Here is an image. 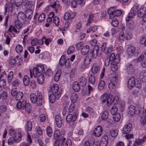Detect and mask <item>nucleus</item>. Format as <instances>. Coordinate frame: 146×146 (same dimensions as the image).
Wrapping results in <instances>:
<instances>
[{
  "label": "nucleus",
  "mask_w": 146,
  "mask_h": 146,
  "mask_svg": "<svg viewBox=\"0 0 146 146\" xmlns=\"http://www.w3.org/2000/svg\"><path fill=\"white\" fill-rule=\"evenodd\" d=\"M30 98L31 102L33 104H36L37 106L42 105L43 98L42 94L39 91L36 92V94L31 93L30 95Z\"/></svg>",
  "instance_id": "f257e3e1"
},
{
  "label": "nucleus",
  "mask_w": 146,
  "mask_h": 146,
  "mask_svg": "<svg viewBox=\"0 0 146 146\" xmlns=\"http://www.w3.org/2000/svg\"><path fill=\"white\" fill-rule=\"evenodd\" d=\"M127 52L128 54L132 56H137L140 53L139 49H136L134 46H132L129 47Z\"/></svg>",
  "instance_id": "f03ea898"
},
{
  "label": "nucleus",
  "mask_w": 146,
  "mask_h": 146,
  "mask_svg": "<svg viewBox=\"0 0 146 146\" xmlns=\"http://www.w3.org/2000/svg\"><path fill=\"white\" fill-rule=\"evenodd\" d=\"M102 102L105 103L106 101L107 105L108 106H110L113 101L112 98V95H110L108 97V94L107 93H104L102 96L101 98Z\"/></svg>",
  "instance_id": "7ed1b4c3"
},
{
  "label": "nucleus",
  "mask_w": 146,
  "mask_h": 146,
  "mask_svg": "<svg viewBox=\"0 0 146 146\" xmlns=\"http://www.w3.org/2000/svg\"><path fill=\"white\" fill-rule=\"evenodd\" d=\"M50 91L52 94H57L58 96H61L62 93V90L59 88V86L57 84L53 85L50 87Z\"/></svg>",
  "instance_id": "20e7f679"
},
{
  "label": "nucleus",
  "mask_w": 146,
  "mask_h": 146,
  "mask_svg": "<svg viewBox=\"0 0 146 146\" xmlns=\"http://www.w3.org/2000/svg\"><path fill=\"white\" fill-rule=\"evenodd\" d=\"M101 48L105 54H108L111 53L113 50L112 45H108L105 42L102 43Z\"/></svg>",
  "instance_id": "39448f33"
},
{
  "label": "nucleus",
  "mask_w": 146,
  "mask_h": 146,
  "mask_svg": "<svg viewBox=\"0 0 146 146\" xmlns=\"http://www.w3.org/2000/svg\"><path fill=\"white\" fill-rule=\"evenodd\" d=\"M100 49L98 46H96L94 48L93 50L89 55L92 59L95 58L97 56L100 55V53L99 51Z\"/></svg>",
  "instance_id": "423d86ee"
},
{
  "label": "nucleus",
  "mask_w": 146,
  "mask_h": 146,
  "mask_svg": "<svg viewBox=\"0 0 146 146\" xmlns=\"http://www.w3.org/2000/svg\"><path fill=\"white\" fill-rule=\"evenodd\" d=\"M111 9H109L108 11V13L109 15L110 19H112L114 17L116 16H119L122 13L121 11L118 10L114 11H110Z\"/></svg>",
  "instance_id": "0eeeda50"
},
{
  "label": "nucleus",
  "mask_w": 146,
  "mask_h": 146,
  "mask_svg": "<svg viewBox=\"0 0 146 146\" xmlns=\"http://www.w3.org/2000/svg\"><path fill=\"white\" fill-rule=\"evenodd\" d=\"M111 62L115 63H118L120 62V56L118 54L115 56V54L113 53H112L110 55L109 58Z\"/></svg>",
  "instance_id": "6e6552de"
},
{
  "label": "nucleus",
  "mask_w": 146,
  "mask_h": 146,
  "mask_svg": "<svg viewBox=\"0 0 146 146\" xmlns=\"http://www.w3.org/2000/svg\"><path fill=\"white\" fill-rule=\"evenodd\" d=\"M103 129L101 126H98L93 131V134L95 136L99 137L102 133Z\"/></svg>",
  "instance_id": "1a4fd4ad"
},
{
  "label": "nucleus",
  "mask_w": 146,
  "mask_h": 146,
  "mask_svg": "<svg viewBox=\"0 0 146 146\" xmlns=\"http://www.w3.org/2000/svg\"><path fill=\"white\" fill-rule=\"evenodd\" d=\"M110 82L108 85L110 89H114L116 87V84L117 82V79L115 77H112L111 78Z\"/></svg>",
  "instance_id": "9d476101"
},
{
  "label": "nucleus",
  "mask_w": 146,
  "mask_h": 146,
  "mask_svg": "<svg viewBox=\"0 0 146 146\" xmlns=\"http://www.w3.org/2000/svg\"><path fill=\"white\" fill-rule=\"evenodd\" d=\"M17 19L19 21L23 23H25L26 21L25 15L22 12H20L18 13Z\"/></svg>",
  "instance_id": "9b49d317"
},
{
  "label": "nucleus",
  "mask_w": 146,
  "mask_h": 146,
  "mask_svg": "<svg viewBox=\"0 0 146 146\" xmlns=\"http://www.w3.org/2000/svg\"><path fill=\"white\" fill-rule=\"evenodd\" d=\"M132 125L131 124L129 123L125 125L122 130V133L124 134H128L129 133L132 129Z\"/></svg>",
  "instance_id": "f8f14e48"
},
{
  "label": "nucleus",
  "mask_w": 146,
  "mask_h": 146,
  "mask_svg": "<svg viewBox=\"0 0 146 146\" xmlns=\"http://www.w3.org/2000/svg\"><path fill=\"white\" fill-rule=\"evenodd\" d=\"M135 79L134 77H131L128 80L127 86L130 89H132L135 85Z\"/></svg>",
  "instance_id": "ddd939ff"
},
{
  "label": "nucleus",
  "mask_w": 146,
  "mask_h": 146,
  "mask_svg": "<svg viewBox=\"0 0 146 146\" xmlns=\"http://www.w3.org/2000/svg\"><path fill=\"white\" fill-rule=\"evenodd\" d=\"M57 94H51L49 97V99L50 102L51 103H54L56 101V100H58L60 97L61 96H58Z\"/></svg>",
  "instance_id": "4468645a"
},
{
  "label": "nucleus",
  "mask_w": 146,
  "mask_h": 146,
  "mask_svg": "<svg viewBox=\"0 0 146 146\" xmlns=\"http://www.w3.org/2000/svg\"><path fill=\"white\" fill-rule=\"evenodd\" d=\"M137 110L135 109L134 106L131 105L128 108L127 112L131 116H133L136 113Z\"/></svg>",
  "instance_id": "2eb2a0df"
},
{
  "label": "nucleus",
  "mask_w": 146,
  "mask_h": 146,
  "mask_svg": "<svg viewBox=\"0 0 146 146\" xmlns=\"http://www.w3.org/2000/svg\"><path fill=\"white\" fill-rule=\"evenodd\" d=\"M100 66L97 64H94L92 67V71L93 74H96L98 73L100 69Z\"/></svg>",
  "instance_id": "dca6fc26"
},
{
  "label": "nucleus",
  "mask_w": 146,
  "mask_h": 146,
  "mask_svg": "<svg viewBox=\"0 0 146 146\" xmlns=\"http://www.w3.org/2000/svg\"><path fill=\"white\" fill-rule=\"evenodd\" d=\"M108 144V138L106 135H105L101 141L100 146H107Z\"/></svg>",
  "instance_id": "f3484780"
},
{
  "label": "nucleus",
  "mask_w": 146,
  "mask_h": 146,
  "mask_svg": "<svg viewBox=\"0 0 146 146\" xmlns=\"http://www.w3.org/2000/svg\"><path fill=\"white\" fill-rule=\"evenodd\" d=\"M126 69L127 71L129 74H131L134 73V68L133 66L131 64H129L127 65Z\"/></svg>",
  "instance_id": "a211bd4d"
},
{
  "label": "nucleus",
  "mask_w": 146,
  "mask_h": 146,
  "mask_svg": "<svg viewBox=\"0 0 146 146\" xmlns=\"http://www.w3.org/2000/svg\"><path fill=\"white\" fill-rule=\"evenodd\" d=\"M89 50L90 48L88 46L84 45L81 49V54L83 55H85L88 53Z\"/></svg>",
  "instance_id": "6ab92c4d"
},
{
  "label": "nucleus",
  "mask_w": 146,
  "mask_h": 146,
  "mask_svg": "<svg viewBox=\"0 0 146 146\" xmlns=\"http://www.w3.org/2000/svg\"><path fill=\"white\" fill-rule=\"evenodd\" d=\"M26 102L24 100L22 102L21 101H19L17 104V108L19 109L23 110L25 104H26Z\"/></svg>",
  "instance_id": "aec40b11"
},
{
  "label": "nucleus",
  "mask_w": 146,
  "mask_h": 146,
  "mask_svg": "<svg viewBox=\"0 0 146 146\" xmlns=\"http://www.w3.org/2000/svg\"><path fill=\"white\" fill-rule=\"evenodd\" d=\"M55 120L57 126L58 127H60L62 125V121L60 116L58 115H56L55 116Z\"/></svg>",
  "instance_id": "412c9836"
},
{
  "label": "nucleus",
  "mask_w": 146,
  "mask_h": 146,
  "mask_svg": "<svg viewBox=\"0 0 146 146\" xmlns=\"http://www.w3.org/2000/svg\"><path fill=\"white\" fill-rule=\"evenodd\" d=\"M146 8L143 7L141 8L138 11L137 15L139 17H142L146 13Z\"/></svg>",
  "instance_id": "4be33fe9"
},
{
  "label": "nucleus",
  "mask_w": 146,
  "mask_h": 146,
  "mask_svg": "<svg viewBox=\"0 0 146 146\" xmlns=\"http://www.w3.org/2000/svg\"><path fill=\"white\" fill-rule=\"evenodd\" d=\"M44 75L42 74H39L38 75L37 82L39 84H42L44 82Z\"/></svg>",
  "instance_id": "5701e85b"
},
{
  "label": "nucleus",
  "mask_w": 146,
  "mask_h": 146,
  "mask_svg": "<svg viewBox=\"0 0 146 146\" xmlns=\"http://www.w3.org/2000/svg\"><path fill=\"white\" fill-rule=\"evenodd\" d=\"M31 109V107L29 104L28 103L27 104L26 103V104H25V105L24 108H23L22 111L24 112H26L29 113H30Z\"/></svg>",
  "instance_id": "b1692460"
},
{
  "label": "nucleus",
  "mask_w": 146,
  "mask_h": 146,
  "mask_svg": "<svg viewBox=\"0 0 146 146\" xmlns=\"http://www.w3.org/2000/svg\"><path fill=\"white\" fill-rule=\"evenodd\" d=\"M32 128V123L31 121H27L25 126V129L27 131H31Z\"/></svg>",
  "instance_id": "393cba45"
},
{
  "label": "nucleus",
  "mask_w": 146,
  "mask_h": 146,
  "mask_svg": "<svg viewBox=\"0 0 146 146\" xmlns=\"http://www.w3.org/2000/svg\"><path fill=\"white\" fill-rule=\"evenodd\" d=\"M72 88L75 92H78L80 90V86L78 82H74L72 84Z\"/></svg>",
  "instance_id": "a878e982"
},
{
  "label": "nucleus",
  "mask_w": 146,
  "mask_h": 146,
  "mask_svg": "<svg viewBox=\"0 0 146 146\" xmlns=\"http://www.w3.org/2000/svg\"><path fill=\"white\" fill-rule=\"evenodd\" d=\"M146 139V136H144L141 139H137L135 141V143L137 144L138 145H141L143 143Z\"/></svg>",
  "instance_id": "bb28decb"
},
{
  "label": "nucleus",
  "mask_w": 146,
  "mask_h": 146,
  "mask_svg": "<svg viewBox=\"0 0 146 146\" xmlns=\"http://www.w3.org/2000/svg\"><path fill=\"white\" fill-rule=\"evenodd\" d=\"M54 137L56 140H60V141L62 135H60L59 130H56L54 132Z\"/></svg>",
  "instance_id": "cd10ccee"
},
{
  "label": "nucleus",
  "mask_w": 146,
  "mask_h": 146,
  "mask_svg": "<svg viewBox=\"0 0 146 146\" xmlns=\"http://www.w3.org/2000/svg\"><path fill=\"white\" fill-rule=\"evenodd\" d=\"M140 78L141 81L143 82H146V72L145 71L143 70L141 72L140 75Z\"/></svg>",
  "instance_id": "c85d7f7f"
},
{
  "label": "nucleus",
  "mask_w": 146,
  "mask_h": 146,
  "mask_svg": "<svg viewBox=\"0 0 146 146\" xmlns=\"http://www.w3.org/2000/svg\"><path fill=\"white\" fill-rule=\"evenodd\" d=\"M78 98V95L75 93H74L71 94L70 99L72 103H75L77 100Z\"/></svg>",
  "instance_id": "c756f323"
},
{
  "label": "nucleus",
  "mask_w": 146,
  "mask_h": 146,
  "mask_svg": "<svg viewBox=\"0 0 146 146\" xmlns=\"http://www.w3.org/2000/svg\"><path fill=\"white\" fill-rule=\"evenodd\" d=\"M38 72V74H42L45 72V70H44V67L43 65H39L36 67Z\"/></svg>",
  "instance_id": "7c9ffc66"
},
{
  "label": "nucleus",
  "mask_w": 146,
  "mask_h": 146,
  "mask_svg": "<svg viewBox=\"0 0 146 146\" xmlns=\"http://www.w3.org/2000/svg\"><path fill=\"white\" fill-rule=\"evenodd\" d=\"M61 70L60 69L58 70L56 72L54 76V79L55 81H58L60 79L61 74Z\"/></svg>",
  "instance_id": "2f4dec72"
},
{
  "label": "nucleus",
  "mask_w": 146,
  "mask_h": 146,
  "mask_svg": "<svg viewBox=\"0 0 146 146\" xmlns=\"http://www.w3.org/2000/svg\"><path fill=\"white\" fill-rule=\"evenodd\" d=\"M76 120V119H74V117L71 114H68L66 118V121L67 122H74Z\"/></svg>",
  "instance_id": "473e14b6"
},
{
  "label": "nucleus",
  "mask_w": 146,
  "mask_h": 146,
  "mask_svg": "<svg viewBox=\"0 0 146 146\" xmlns=\"http://www.w3.org/2000/svg\"><path fill=\"white\" fill-rule=\"evenodd\" d=\"M25 16L26 19H27L28 20H30L33 16V12L31 10H27V11Z\"/></svg>",
  "instance_id": "72a5a7b5"
},
{
  "label": "nucleus",
  "mask_w": 146,
  "mask_h": 146,
  "mask_svg": "<svg viewBox=\"0 0 146 146\" xmlns=\"http://www.w3.org/2000/svg\"><path fill=\"white\" fill-rule=\"evenodd\" d=\"M14 136L15 139V143H18L19 142L21 138V133L20 132H18L17 133H16L15 134Z\"/></svg>",
  "instance_id": "f704fd0d"
},
{
  "label": "nucleus",
  "mask_w": 146,
  "mask_h": 146,
  "mask_svg": "<svg viewBox=\"0 0 146 146\" xmlns=\"http://www.w3.org/2000/svg\"><path fill=\"white\" fill-rule=\"evenodd\" d=\"M88 81L91 84H94L95 83L96 79L94 75L93 74H90L88 78Z\"/></svg>",
  "instance_id": "c9c22d12"
},
{
  "label": "nucleus",
  "mask_w": 146,
  "mask_h": 146,
  "mask_svg": "<svg viewBox=\"0 0 146 146\" xmlns=\"http://www.w3.org/2000/svg\"><path fill=\"white\" fill-rule=\"evenodd\" d=\"M87 82V80L85 77L82 76L79 80V83L82 86H85Z\"/></svg>",
  "instance_id": "e433bc0d"
},
{
  "label": "nucleus",
  "mask_w": 146,
  "mask_h": 146,
  "mask_svg": "<svg viewBox=\"0 0 146 146\" xmlns=\"http://www.w3.org/2000/svg\"><path fill=\"white\" fill-rule=\"evenodd\" d=\"M23 82L24 85L27 86L29 85L30 83V79L28 76H25L23 78Z\"/></svg>",
  "instance_id": "4c0bfd02"
},
{
  "label": "nucleus",
  "mask_w": 146,
  "mask_h": 146,
  "mask_svg": "<svg viewBox=\"0 0 146 146\" xmlns=\"http://www.w3.org/2000/svg\"><path fill=\"white\" fill-rule=\"evenodd\" d=\"M135 15V13H134V11H131L128 14L127 16V17L126 18V21H129Z\"/></svg>",
  "instance_id": "58836bf2"
},
{
  "label": "nucleus",
  "mask_w": 146,
  "mask_h": 146,
  "mask_svg": "<svg viewBox=\"0 0 146 146\" xmlns=\"http://www.w3.org/2000/svg\"><path fill=\"white\" fill-rule=\"evenodd\" d=\"M93 17L94 16L92 14L90 13L88 17V21L86 24L87 26H88L90 25L93 19Z\"/></svg>",
  "instance_id": "ea45409f"
},
{
  "label": "nucleus",
  "mask_w": 146,
  "mask_h": 146,
  "mask_svg": "<svg viewBox=\"0 0 146 146\" xmlns=\"http://www.w3.org/2000/svg\"><path fill=\"white\" fill-rule=\"evenodd\" d=\"M74 17V16H72L69 13L67 12L65 14L64 18V20H66L70 19H72Z\"/></svg>",
  "instance_id": "a19ab883"
},
{
  "label": "nucleus",
  "mask_w": 146,
  "mask_h": 146,
  "mask_svg": "<svg viewBox=\"0 0 146 146\" xmlns=\"http://www.w3.org/2000/svg\"><path fill=\"white\" fill-rule=\"evenodd\" d=\"M121 118V116L120 114L117 113L115 114H114L113 116V119L115 122H118Z\"/></svg>",
  "instance_id": "79ce46f5"
},
{
  "label": "nucleus",
  "mask_w": 146,
  "mask_h": 146,
  "mask_svg": "<svg viewBox=\"0 0 146 146\" xmlns=\"http://www.w3.org/2000/svg\"><path fill=\"white\" fill-rule=\"evenodd\" d=\"M15 136L14 135H12L10 137L8 141V144L9 145H13L15 141Z\"/></svg>",
  "instance_id": "37998d69"
},
{
  "label": "nucleus",
  "mask_w": 146,
  "mask_h": 146,
  "mask_svg": "<svg viewBox=\"0 0 146 146\" xmlns=\"http://www.w3.org/2000/svg\"><path fill=\"white\" fill-rule=\"evenodd\" d=\"M111 136L113 137H116L118 134V131L114 129H111L110 131Z\"/></svg>",
  "instance_id": "c03bdc74"
},
{
  "label": "nucleus",
  "mask_w": 146,
  "mask_h": 146,
  "mask_svg": "<svg viewBox=\"0 0 146 146\" xmlns=\"http://www.w3.org/2000/svg\"><path fill=\"white\" fill-rule=\"evenodd\" d=\"M23 96V93L22 92H19L15 96V98L16 100H21Z\"/></svg>",
  "instance_id": "a18cd8bd"
},
{
  "label": "nucleus",
  "mask_w": 146,
  "mask_h": 146,
  "mask_svg": "<svg viewBox=\"0 0 146 146\" xmlns=\"http://www.w3.org/2000/svg\"><path fill=\"white\" fill-rule=\"evenodd\" d=\"M46 132L48 136L49 137H51L52 134V131L50 126H48L47 127Z\"/></svg>",
  "instance_id": "49530a36"
},
{
  "label": "nucleus",
  "mask_w": 146,
  "mask_h": 146,
  "mask_svg": "<svg viewBox=\"0 0 146 146\" xmlns=\"http://www.w3.org/2000/svg\"><path fill=\"white\" fill-rule=\"evenodd\" d=\"M23 46L20 44H18L15 48V50L16 52L18 53H21L23 50Z\"/></svg>",
  "instance_id": "de8ad7c7"
},
{
  "label": "nucleus",
  "mask_w": 146,
  "mask_h": 146,
  "mask_svg": "<svg viewBox=\"0 0 146 146\" xmlns=\"http://www.w3.org/2000/svg\"><path fill=\"white\" fill-rule=\"evenodd\" d=\"M92 59L91 57L89 55H87L84 60V64L86 65L89 64Z\"/></svg>",
  "instance_id": "09e8293b"
},
{
  "label": "nucleus",
  "mask_w": 146,
  "mask_h": 146,
  "mask_svg": "<svg viewBox=\"0 0 146 146\" xmlns=\"http://www.w3.org/2000/svg\"><path fill=\"white\" fill-rule=\"evenodd\" d=\"M17 7H20L23 4V0H13Z\"/></svg>",
  "instance_id": "8fccbe9b"
},
{
  "label": "nucleus",
  "mask_w": 146,
  "mask_h": 146,
  "mask_svg": "<svg viewBox=\"0 0 146 146\" xmlns=\"http://www.w3.org/2000/svg\"><path fill=\"white\" fill-rule=\"evenodd\" d=\"M108 116V111L106 110L102 113V119L103 120H106Z\"/></svg>",
  "instance_id": "3c124183"
},
{
  "label": "nucleus",
  "mask_w": 146,
  "mask_h": 146,
  "mask_svg": "<svg viewBox=\"0 0 146 146\" xmlns=\"http://www.w3.org/2000/svg\"><path fill=\"white\" fill-rule=\"evenodd\" d=\"M46 17V15L43 13L41 14L39 16L38 18V21L39 22H41Z\"/></svg>",
  "instance_id": "603ef678"
},
{
  "label": "nucleus",
  "mask_w": 146,
  "mask_h": 146,
  "mask_svg": "<svg viewBox=\"0 0 146 146\" xmlns=\"http://www.w3.org/2000/svg\"><path fill=\"white\" fill-rule=\"evenodd\" d=\"M105 85V82L103 80H101L98 85V89L101 90H102Z\"/></svg>",
  "instance_id": "864d4df0"
},
{
  "label": "nucleus",
  "mask_w": 146,
  "mask_h": 146,
  "mask_svg": "<svg viewBox=\"0 0 146 146\" xmlns=\"http://www.w3.org/2000/svg\"><path fill=\"white\" fill-rule=\"evenodd\" d=\"M65 59V56L64 55H62L59 60L60 64L61 66H62L65 64L66 62Z\"/></svg>",
  "instance_id": "5fc2aeb1"
},
{
  "label": "nucleus",
  "mask_w": 146,
  "mask_h": 146,
  "mask_svg": "<svg viewBox=\"0 0 146 146\" xmlns=\"http://www.w3.org/2000/svg\"><path fill=\"white\" fill-rule=\"evenodd\" d=\"M111 24L113 27H116L118 26L119 22L117 19H114L112 20Z\"/></svg>",
  "instance_id": "6e6d98bb"
},
{
  "label": "nucleus",
  "mask_w": 146,
  "mask_h": 146,
  "mask_svg": "<svg viewBox=\"0 0 146 146\" xmlns=\"http://www.w3.org/2000/svg\"><path fill=\"white\" fill-rule=\"evenodd\" d=\"M24 57L25 61L28 62L30 56L27 50H25V51Z\"/></svg>",
  "instance_id": "4d7b16f0"
},
{
  "label": "nucleus",
  "mask_w": 146,
  "mask_h": 146,
  "mask_svg": "<svg viewBox=\"0 0 146 146\" xmlns=\"http://www.w3.org/2000/svg\"><path fill=\"white\" fill-rule=\"evenodd\" d=\"M112 62H111V69L112 71L114 72L117 70L118 66L116 65L117 63H114V64H112Z\"/></svg>",
  "instance_id": "13d9d810"
},
{
  "label": "nucleus",
  "mask_w": 146,
  "mask_h": 146,
  "mask_svg": "<svg viewBox=\"0 0 146 146\" xmlns=\"http://www.w3.org/2000/svg\"><path fill=\"white\" fill-rule=\"evenodd\" d=\"M13 31L14 32L18 34L19 32V31H17L15 28L14 26L11 25L9 28L8 31L11 33Z\"/></svg>",
  "instance_id": "bf43d9fd"
},
{
  "label": "nucleus",
  "mask_w": 146,
  "mask_h": 146,
  "mask_svg": "<svg viewBox=\"0 0 146 146\" xmlns=\"http://www.w3.org/2000/svg\"><path fill=\"white\" fill-rule=\"evenodd\" d=\"M13 76V73L12 71L9 72L7 76V80L8 83L11 82Z\"/></svg>",
  "instance_id": "052dcab7"
},
{
  "label": "nucleus",
  "mask_w": 146,
  "mask_h": 146,
  "mask_svg": "<svg viewBox=\"0 0 146 146\" xmlns=\"http://www.w3.org/2000/svg\"><path fill=\"white\" fill-rule=\"evenodd\" d=\"M124 39V33L123 32H120L119 37V40L121 42H123Z\"/></svg>",
  "instance_id": "680f3d73"
},
{
  "label": "nucleus",
  "mask_w": 146,
  "mask_h": 146,
  "mask_svg": "<svg viewBox=\"0 0 146 146\" xmlns=\"http://www.w3.org/2000/svg\"><path fill=\"white\" fill-rule=\"evenodd\" d=\"M117 111V108L116 106H113L111 109L110 111L112 114L114 115L116 114Z\"/></svg>",
  "instance_id": "e2e57ef3"
},
{
  "label": "nucleus",
  "mask_w": 146,
  "mask_h": 146,
  "mask_svg": "<svg viewBox=\"0 0 146 146\" xmlns=\"http://www.w3.org/2000/svg\"><path fill=\"white\" fill-rule=\"evenodd\" d=\"M17 60L15 59L11 58L9 60V63L12 67H14L16 65Z\"/></svg>",
  "instance_id": "0e129e2a"
},
{
  "label": "nucleus",
  "mask_w": 146,
  "mask_h": 146,
  "mask_svg": "<svg viewBox=\"0 0 146 146\" xmlns=\"http://www.w3.org/2000/svg\"><path fill=\"white\" fill-rule=\"evenodd\" d=\"M53 21L55 24L56 25L58 26L59 23V20L57 16H55L53 18Z\"/></svg>",
  "instance_id": "69168bd1"
},
{
  "label": "nucleus",
  "mask_w": 146,
  "mask_h": 146,
  "mask_svg": "<svg viewBox=\"0 0 146 146\" xmlns=\"http://www.w3.org/2000/svg\"><path fill=\"white\" fill-rule=\"evenodd\" d=\"M75 106V104L74 103H72L70 105L69 109L68 111L69 112H72L74 110Z\"/></svg>",
  "instance_id": "338daca9"
},
{
  "label": "nucleus",
  "mask_w": 146,
  "mask_h": 146,
  "mask_svg": "<svg viewBox=\"0 0 146 146\" xmlns=\"http://www.w3.org/2000/svg\"><path fill=\"white\" fill-rule=\"evenodd\" d=\"M75 50V47L73 46H70L67 51V54L69 55L72 53Z\"/></svg>",
  "instance_id": "774afa93"
}]
</instances>
